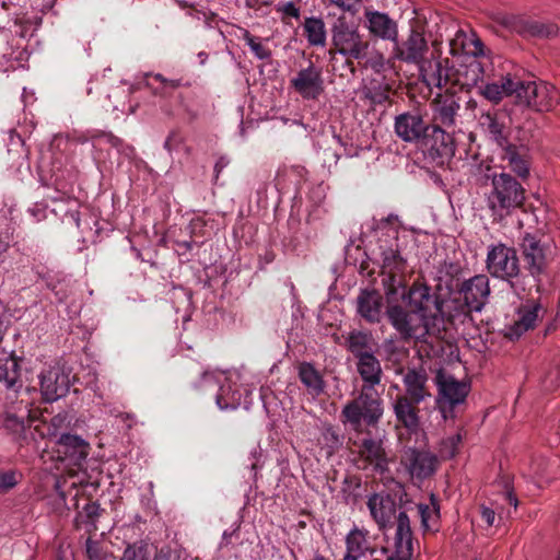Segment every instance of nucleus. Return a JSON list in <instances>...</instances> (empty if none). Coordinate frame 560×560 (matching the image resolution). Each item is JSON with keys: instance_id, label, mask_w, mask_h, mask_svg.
<instances>
[{"instance_id": "nucleus-10", "label": "nucleus", "mask_w": 560, "mask_h": 560, "mask_svg": "<svg viewBox=\"0 0 560 560\" xmlns=\"http://www.w3.org/2000/svg\"><path fill=\"white\" fill-rule=\"evenodd\" d=\"M39 390L45 402H54L67 395L70 388V373L55 364L38 375Z\"/></svg>"}, {"instance_id": "nucleus-12", "label": "nucleus", "mask_w": 560, "mask_h": 560, "mask_svg": "<svg viewBox=\"0 0 560 560\" xmlns=\"http://www.w3.org/2000/svg\"><path fill=\"white\" fill-rule=\"evenodd\" d=\"M394 43L393 58L408 65H421L429 52L428 40L418 30L412 28L405 39Z\"/></svg>"}, {"instance_id": "nucleus-6", "label": "nucleus", "mask_w": 560, "mask_h": 560, "mask_svg": "<svg viewBox=\"0 0 560 560\" xmlns=\"http://www.w3.org/2000/svg\"><path fill=\"white\" fill-rule=\"evenodd\" d=\"M331 43L338 54L346 58L363 59L368 55L369 42L359 30L345 19H338L331 28Z\"/></svg>"}, {"instance_id": "nucleus-47", "label": "nucleus", "mask_w": 560, "mask_h": 560, "mask_svg": "<svg viewBox=\"0 0 560 560\" xmlns=\"http://www.w3.org/2000/svg\"><path fill=\"white\" fill-rule=\"evenodd\" d=\"M120 560H151V556L148 546L133 544L125 549Z\"/></svg>"}, {"instance_id": "nucleus-2", "label": "nucleus", "mask_w": 560, "mask_h": 560, "mask_svg": "<svg viewBox=\"0 0 560 560\" xmlns=\"http://www.w3.org/2000/svg\"><path fill=\"white\" fill-rule=\"evenodd\" d=\"M389 240H378L381 278L386 300L390 301L406 285L407 260L401 256L396 230H389Z\"/></svg>"}, {"instance_id": "nucleus-49", "label": "nucleus", "mask_w": 560, "mask_h": 560, "mask_svg": "<svg viewBox=\"0 0 560 560\" xmlns=\"http://www.w3.org/2000/svg\"><path fill=\"white\" fill-rule=\"evenodd\" d=\"M20 474L15 470L0 471V492H7L19 482Z\"/></svg>"}, {"instance_id": "nucleus-11", "label": "nucleus", "mask_w": 560, "mask_h": 560, "mask_svg": "<svg viewBox=\"0 0 560 560\" xmlns=\"http://www.w3.org/2000/svg\"><path fill=\"white\" fill-rule=\"evenodd\" d=\"M290 88L303 100H318L325 91L320 68L310 62L306 68L300 69L290 79Z\"/></svg>"}, {"instance_id": "nucleus-18", "label": "nucleus", "mask_w": 560, "mask_h": 560, "mask_svg": "<svg viewBox=\"0 0 560 560\" xmlns=\"http://www.w3.org/2000/svg\"><path fill=\"white\" fill-rule=\"evenodd\" d=\"M413 555V537L410 518L405 511L397 514L394 535V552L387 560H410Z\"/></svg>"}, {"instance_id": "nucleus-15", "label": "nucleus", "mask_w": 560, "mask_h": 560, "mask_svg": "<svg viewBox=\"0 0 560 560\" xmlns=\"http://www.w3.org/2000/svg\"><path fill=\"white\" fill-rule=\"evenodd\" d=\"M521 250L525 268L537 280L547 267V247L535 235L526 233L521 242Z\"/></svg>"}, {"instance_id": "nucleus-50", "label": "nucleus", "mask_w": 560, "mask_h": 560, "mask_svg": "<svg viewBox=\"0 0 560 560\" xmlns=\"http://www.w3.org/2000/svg\"><path fill=\"white\" fill-rule=\"evenodd\" d=\"M277 11L285 16L299 19L300 9L293 2H280L277 4Z\"/></svg>"}, {"instance_id": "nucleus-33", "label": "nucleus", "mask_w": 560, "mask_h": 560, "mask_svg": "<svg viewBox=\"0 0 560 560\" xmlns=\"http://www.w3.org/2000/svg\"><path fill=\"white\" fill-rule=\"evenodd\" d=\"M245 392L246 389L242 390L241 386L231 377H226L224 383L220 385L215 402L221 410L236 409L241 406Z\"/></svg>"}, {"instance_id": "nucleus-7", "label": "nucleus", "mask_w": 560, "mask_h": 560, "mask_svg": "<svg viewBox=\"0 0 560 560\" xmlns=\"http://www.w3.org/2000/svg\"><path fill=\"white\" fill-rule=\"evenodd\" d=\"M486 268L493 278L512 283V280L521 271L515 248L501 242L490 245L487 252Z\"/></svg>"}, {"instance_id": "nucleus-42", "label": "nucleus", "mask_w": 560, "mask_h": 560, "mask_svg": "<svg viewBox=\"0 0 560 560\" xmlns=\"http://www.w3.org/2000/svg\"><path fill=\"white\" fill-rule=\"evenodd\" d=\"M348 350L354 355L355 359H360L362 355L373 353L372 349V337L368 332L363 331H351L347 338Z\"/></svg>"}, {"instance_id": "nucleus-19", "label": "nucleus", "mask_w": 560, "mask_h": 560, "mask_svg": "<svg viewBox=\"0 0 560 560\" xmlns=\"http://www.w3.org/2000/svg\"><path fill=\"white\" fill-rule=\"evenodd\" d=\"M460 108L458 100L453 94H438L432 102V127L452 129Z\"/></svg>"}, {"instance_id": "nucleus-5", "label": "nucleus", "mask_w": 560, "mask_h": 560, "mask_svg": "<svg viewBox=\"0 0 560 560\" xmlns=\"http://www.w3.org/2000/svg\"><path fill=\"white\" fill-rule=\"evenodd\" d=\"M399 301L408 308H412L433 326L439 327L444 323V300L424 282L415 281L408 289L405 285L399 292Z\"/></svg>"}, {"instance_id": "nucleus-60", "label": "nucleus", "mask_w": 560, "mask_h": 560, "mask_svg": "<svg viewBox=\"0 0 560 560\" xmlns=\"http://www.w3.org/2000/svg\"><path fill=\"white\" fill-rule=\"evenodd\" d=\"M384 63H385L384 57L382 55H380L375 60L372 61L371 67L374 70L380 71L381 69L384 68Z\"/></svg>"}, {"instance_id": "nucleus-21", "label": "nucleus", "mask_w": 560, "mask_h": 560, "mask_svg": "<svg viewBox=\"0 0 560 560\" xmlns=\"http://www.w3.org/2000/svg\"><path fill=\"white\" fill-rule=\"evenodd\" d=\"M396 135L405 142H417L427 133L429 126L418 113H402L395 117Z\"/></svg>"}, {"instance_id": "nucleus-30", "label": "nucleus", "mask_w": 560, "mask_h": 560, "mask_svg": "<svg viewBox=\"0 0 560 560\" xmlns=\"http://www.w3.org/2000/svg\"><path fill=\"white\" fill-rule=\"evenodd\" d=\"M479 125L500 147L508 143L505 117L498 110L482 113L479 118Z\"/></svg>"}, {"instance_id": "nucleus-8", "label": "nucleus", "mask_w": 560, "mask_h": 560, "mask_svg": "<svg viewBox=\"0 0 560 560\" xmlns=\"http://www.w3.org/2000/svg\"><path fill=\"white\" fill-rule=\"evenodd\" d=\"M558 102V91L549 82L523 80L517 105L532 108L536 112H548Z\"/></svg>"}, {"instance_id": "nucleus-20", "label": "nucleus", "mask_w": 560, "mask_h": 560, "mask_svg": "<svg viewBox=\"0 0 560 560\" xmlns=\"http://www.w3.org/2000/svg\"><path fill=\"white\" fill-rule=\"evenodd\" d=\"M545 308L538 301H527L518 308L517 318L506 327L505 336L510 339H517L524 332L533 329L538 319L542 318Z\"/></svg>"}, {"instance_id": "nucleus-59", "label": "nucleus", "mask_w": 560, "mask_h": 560, "mask_svg": "<svg viewBox=\"0 0 560 560\" xmlns=\"http://www.w3.org/2000/svg\"><path fill=\"white\" fill-rule=\"evenodd\" d=\"M163 85H164L165 89L175 90V89L182 86V80H179V79H166V82H164Z\"/></svg>"}, {"instance_id": "nucleus-56", "label": "nucleus", "mask_w": 560, "mask_h": 560, "mask_svg": "<svg viewBox=\"0 0 560 560\" xmlns=\"http://www.w3.org/2000/svg\"><path fill=\"white\" fill-rule=\"evenodd\" d=\"M324 435L326 439L329 438L331 440V445H330L331 447H335L339 444V438L331 428L326 429V431L324 432Z\"/></svg>"}, {"instance_id": "nucleus-58", "label": "nucleus", "mask_w": 560, "mask_h": 560, "mask_svg": "<svg viewBox=\"0 0 560 560\" xmlns=\"http://www.w3.org/2000/svg\"><path fill=\"white\" fill-rule=\"evenodd\" d=\"M9 249V243L0 236V264L4 261L5 254Z\"/></svg>"}, {"instance_id": "nucleus-34", "label": "nucleus", "mask_w": 560, "mask_h": 560, "mask_svg": "<svg viewBox=\"0 0 560 560\" xmlns=\"http://www.w3.org/2000/svg\"><path fill=\"white\" fill-rule=\"evenodd\" d=\"M413 404L407 396H398L393 404L396 420L410 432L419 427L418 410Z\"/></svg>"}, {"instance_id": "nucleus-17", "label": "nucleus", "mask_w": 560, "mask_h": 560, "mask_svg": "<svg viewBox=\"0 0 560 560\" xmlns=\"http://www.w3.org/2000/svg\"><path fill=\"white\" fill-rule=\"evenodd\" d=\"M459 293L471 312H480L490 295L489 279L485 275H477L463 282Z\"/></svg>"}, {"instance_id": "nucleus-48", "label": "nucleus", "mask_w": 560, "mask_h": 560, "mask_svg": "<svg viewBox=\"0 0 560 560\" xmlns=\"http://www.w3.org/2000/svg\"><path fill=\"white\" fill-rule=\"evenodd\" d=\"M180 148H183L186 154L190 153V148L184 144L180 135L175 131L171 132L164 142V149L172 154Z\"/></svg>"}, {"instance_id": "nucleus-9", "label": "nucleus", "mask_w": 560, "mask_h": 560, "mask_svg": "<svg viewBox=\"0 0 560 560\" xmlns=\"http://www.w3.org/2000/svg\"><path fill=\"white\" fill-rule=\"evenodd\" d=\"M438 386V404L442 412L453 410L456 406L466 400L470 390V384L465 381H458L453 375L439 371L435 376Z\"/></svg>"}, {"instance_id": "nucleus-36", "label": "nucleus", "mask_w": 560, "mask_h": 560, "mask_svg": "<svg viewBox=\"0 0 560 560\" xmlns=\"http://www.w3.org/2000/svg\"><path fill=\"white\" fill-rule=\"evenodd\" d=\"M58 444L63 447V454L74 464L85 460L89 455V443L74 434H62L58 439Z\"/></svg>"}, {"instance_id": "nucleus-53", "label": "nucleus", "mask_w": 560, "mask_h": 560, "mask_svg": "<svg viewBox=\"0 0 560 560\" xmlns=\"http://www.w3.org/2000/svg\"><path fill=\"white\" fill-rule=\"evenodd\" d=\"M480 516L487 527H491L494 525L497 517H495V512L493 509L486 506V505H481L480 506Z\"/></svg>"}, {"instance_id": "nucleus-14", "label": "nucleus", "mask_w": 560, "mask_h": 560, "mask_svg": "<svg viewBox=\"0 0 560 560\" xmlns=\"http://www.w3.org/2000/svg\"><path fill=\"white\" fill-rule=\"evenodd\" d=\"M523 80L515 74L508 73L498 81L487 82L479 86V94L493 104H499L503 98L512 97L517 105Z\"/></svg>"}, {"instance_id": "nucleus-62", "label": "nucleus", "mask_w": 560, "mask_h": 560, "mask_svg": "<svg viewBox=\"0 0 560 560\" xmlns=\"http://www.w3.org/2000/svg\"><path fill=\"white\" fill-rule=\"evenodd\" d=\"M177 245L179 247H183L185 248L186 250H190L192 248V243L189 242V241H184V242H177Z\"/></svg>"}, {"instance_id": "nucleus-3", "label": "nucleus", "mask_w": 560, "mask_h": 560, "mask_svg": "<svg viewBox=\"0 0 560 560\" xmlns=\"http://www.w3.org/2000/svg\"><path fill=\"white\" fill-rule=\"evenodd\" d=\"M383 413L382 394L376 388L361 387L359 395L343 406L340 419L343 424L359 431L362 423L375 427Z\"/></svg>"}, {"instance_id": "nucleus-43", "label": "nucleus", "mask_w": 560, "mask_h": 560, "mask_svg": "<svg viewBox=\"0 0 560 560\" xmlns=\"http://www.w3.org/2000/svg\"><path fill=\"white\" fill-rule=\"evenodd\" d=\"M100 513L101 508L96 502L85 504L75 517L77 527L84 528L89 534L95 532L97 529L96 520L100 516Z\"/></svg>"}, {"instance_id": "nucleus-37", "label": "nucleus", "mask_w": 560, "mask_h": 560, "mask_svg": "<svg viewBox=\"0 0 560 560\" xmlns=\"http://www.w3.org/2000/svg\"><path fill=\"white\" fill-rule=\"evenodd\" d=\"M298 375L301 383L306 387L311 395L318 396L324 393L325 382L323 375L312 363H300L298 365Z\"/></svg>"}, {"instance_id": "nucleus-40", "label": "nucleus", "mask_w": 560, "mask_h": 560, "mask_svg": "<svg viewBox=\"0 0 560 560\" xmlns=\"http://www.w3.org/2000/svg\"><path fill=\"white\" fill-rule=\"evenodd\" d=\"M502 148H504L503 160L506 161L511 171L518 177L526 178L529 174V164L526 155L521 153L516 145L510 144L509 142Z\"/></svg>"}, {"instance_id": "nucleus-64", "label": "nucleus", "mask_w": 560, "mask_h": 560, "mask_svg": "<svg viewBox=\"0 0 560 560\" xmlns=\"http://www.w3.org/2000/svg\"><path fill=\"white\" fill-rule=\"evenodd\" d=\"M310 560H329L325 558L323 555L316 553L312 559Z\"/></svg>"}, {"instance_id": "nucleus-25", "label": "nucleus", "mask_w": 560, "mask_h": 560, "mask_svg": "<svg viewBox=\"0 0 560 560\" xmlns=\"http://www.w3.org/2000/svg\"><path fill=\"white\" fill-rule=\"evenodd\" d=\"M428 150L432 159H440L441 163L455 155L456 147L453 135L444 128L432 127L428 140Z\"/></svg>"}, {"instance_id": "nucleus-26", "label": "nucleus", "mask_w": 560, "mask_h": 560, "mask_svg": "<svg viewBox=\"0 0 560 560\" xmlns=\"http://www.w3.org/2000/svg\"><path fill=\"white\" fill-rule=\"evenodd\" d=\"M450 52L453 56L464 55L466 58L481 57L485 55L483 44L475 33H466L457 30L450 40Z\"/></svg>"}, {"instance_id": "nucleus-13", "label": "nucleus", "mask_w": 560, "mask_h": 560, "mask_svg": "<svg viewBox=\"0 0 560 560\" xmlns=\"http://www.w3.org/2000/svg\"><path fill=\"white\" fill-rule=\"evenodd\" d=\"M438 457L428 452L417 448H407L401 456V465L406 468L411 478L424 480L431 477L438 468Z\"/></svg>"}, {"instance_id": "nucleus-39", "label": "nucleus", "mask_w": 560, "mask_h": 560, "mask_svg": "<svg viewBox=\"0 0 560 560\" xmlns=\"http://www.w3.org/2000/svg\"><path fill=\"white\" fill-rule=\"evenodd\" d=\"M418 514L421 520L423 532L438 530L440 521V504L438 498L432 493L428 503L417 504Z\"/></svg>"}, {"instance_id": "nucleus-41", "label": "nucleus", "mask_w": 560, "mask_h": 560, "mask_svg": "<svg viewBox=\"0 0 560 560\" xmlns=\"http://www.w3.org/2000/svg\"><path fill=\"white\" fill-rule=\"evenodd\" d=\"M304 35L311 46L324 47L326 44V26L320 18H306L303 24Z\"/></svg>"}, {"instance_id": "nucleus-22", "label": "nucleus", "mask_w": 560, "mask_h": 560, "mask_svg": "<svg viewBox=\"0 0 560 560\" xmlns=\"http://www.w3.org/2000/svg\"><path fill=\"white\" fill-rule=\"evenodd\" d=\"M422 82L430 89H443L450 81L451 67L448 59L424 60L418 66Z\"/></svg>"}, {"instance_id": "nucleus-45", "label": "nucleus", "mask_w": 560, "mask_h": 560, "mask_svg": "<svg viewBox=\"0 0 560 560\" xmlns=\"http://www.w3.org/2000/svg\"><path fill=\"white\" fill-rule=\"evenodd\" d=\"M243 39L249 46L252 52L260 60L270 58V50L262 43L255 38L247 30L243 31Z\"/></svg>"}, {"instance_id": "nucleus-46", "label": "nucleus", "mask_w": 560, "mask_h": 560, "mask_svg": "<svg viewBox=\"0 0 560 560\" xmlns=\"http://www.w3.org/2000/svg\"><path fill=\"white\" fill-rule=\"evenodd\" d=\"M75 140L79 143H85L88 141L95 143L96 140H105L112 147H118L120 144V140L114 135L101 131H88L78 136Z\"/></svg>"}, {"instance_id": "nucleus-24", "label": "nucleus", "mask_w": 560, "mask_h": 560, "mask_svg": "<svg viewBox=\"0 0 560 560\" xmlns=\"http://www.w3.org/2000/svg\"><path fill=\"white\" fill-rule=\"evenodd\" d=\"M366 27L371 35L383 40L396 42L398 38L397 23L387 13L365 11Z\"/></svg>"}, {"instance_id": "nucleus-31", "label": "nucleus", "mask_w": 560, "mask_h": 560, "mask_svg": "<svg viewBox=\"0 0 560 560\" xmlns=\"http://www.w3.org/2000/svg\"><path fill=\"white\" fill-rule=\"evenodd\" d=\"M427 383L428 374L423 369H410L404 375L406 393L415 404H420L430 396Z\"/></svg>"}, {"instance_id": "nucleus-16", "label": "nucleus", "mask_w": 560, "mask_h": 560, "mask_svg": "<svg viewBox=\"0 0 560 560\" xmlns=\"http://www.w3.org/2000/svg\"><path fill=\"white\" fill-rule=\"evenodd\" d=\"M366 505L380 530H386L393 524L394 517L396 526V502L389 493L382 491L371 494Z\"/></svg>"}, {"instance_id": "nucleus-55", "label": "nucleus", "mask_w": 560, "mask_h": 560, "mask_svg": "<svg viewBox=\"0 0 560 560\" xmlns=\"http://www.w3.org/2000/svg\"><path fill=\"white\" fill-rule=\"evenodd\" d=\"M67 218H69L72 223L79 229L80 228V213L75 209H69L66 213Z\"/></svg>"}, {"instance_id": "nucleus-4", "label": "nucleus", "mask_w": 560, "mask_h": 560, "mask_svg": "<svg viewBox=\"0 0 560 560\" xmlns=\"http://www.w3.org/2000/svg\"><path fill=\"white\" fill-rule=\"evenodd\" d=\"M387 302L386 316L392 327L397 331L402 340L415 339L424 341L427 336L434 329L430 322L423 318L412 308L399 303V295Z\"/></svg>"}, {"instance_id": "nucleus-27", "label": "nucleus", "mask_w": 560, "mask_h": 560, "mask_svg": "<svg viewBox=\"0 0 560 560\" xmlns=\"http://www.w3.org/2000/svg\"><path fill=\"white\" fill-rule=\"evenodd\" d=\"M502 23L521 34L528 36L549 38L558 34V26L553 23H545L532 20L518 21L514 16L503 18Z\"/></svg>"}, {"instance_id": "nucleus-32", "label": "nucleus", "mask_w": 560, "mask_h": 560, "mask_svg": "<svg viewBox=\"0 0 560 560\" xmlns=\"http://www.w3.org/2000/svg\"><path fill=\"white\" fill-rule=\"evenodd\" d=\"M357 371L363 381L362 387L376 388L382 381L383 369L374 353L357 359Z\"/></svg>"}, {"instance_id": "nucleus-38", "label": "nucleus", "mask_w": 560, "mask_h": 560, "mask_svg": "<svg viewBox=\"0 0 560 560\" xmlns=\"http://www.w3.org/2000/svg\"><path fill=\"white\" fill-rule=\"evenodd\" d=\"M360 456L375 469L383 471L387 467V460L382 442L373 439H364L360 446Z\"/></svg>"}, {"instance_id": "nucleus-28", "label": "nucleus", "mask_w": 560, "mask_h": 560, "mask_svg": "<svg viewBox=\"0 0 560 560\" xmlns=\"http://www.w3.org/2000/svg\"><path fill=\"white\" fill-rule=\"evenodd\" d=\"M374 548L370 540V533L365 528L354 526L346 536V553L354 560H362L372 556Z\"/></svg>"}, {"instance_id": "nucleus-29", "label": "nucleus", "mask_w": 560, "mask_h": 560, "mask_svg": "<svg viewBox=\"0 0 560 560\" xmlns=\"http://www.w3.org/2000/svg\"><path fill=\"white\" fill-rule=\"evenodd\" d=\"M382 296L375 290H363L357 298L359 315L370 323H378L382 316Z\"/></svg>"}, {"instance_id": "nucleus-51", "label": "nucleus", "mask_w": 560, "mask_h": 560, "mask_svg": "<svg viewBox=\"0 0 560 560\" xmlns=\"http://www.w3.org/2000/svg\"><path fill=\"white\" fill-rule=\"evenodd\" d=\"M85 550H86V555L90 560H101L102 559V553H101L100 545L97 541H94L91 538H88L86 542H85Z\"/></svg>"}, {"instance_id": "nucleus-23", "label": "nucleus", "mask_w": 560, "mask_h": 560, "mask_svg": "<svg viewBox=\"0 0 560 560\" xmlns=\"http://www.w3.org/2000/svg\"><path fill=\"white\" fill-rule=\"evenodd\" d=\"M488 70L489 65L483 63L478 57L466 58L456 70L455 83L466 89L479 88V83L488 75Z\"/></svg>"}, {"instance_id": "nucleus-1", "label": "nucleus", "mask_w": 560, "mask_h": 560, "mask_svg": "<svg viewBox=\"0 0 560 560\" xmlns=\"http://www.w3.org/2000/svg\"><path fill=\"white\" fill-rule=\"evenodd\" d=\"M488 178L490 188L486 192V202L494 220L502 221L523 207L525 188L516 178L505 172H494Z\"/></svg>"}, {"instance_id": "nucleus-54", "label": "nucleus", "mask_w": 560, "mask_h": 560, "mask_svg": "<svg viewBox=\"0 0 560 560\" xmlns=\"http://www.w3.org/2000/svg\"><path fill=\"white\" fill-rule=\"evenodd\" d=\"M361 0H329L331 4L337 5L343 11H351Z\"/></svg>"}, {"instance_id": "nucleus-52", "label": "nucleus", "mask_w": 560, "mask_h": 560, "mask_svg": "<svg viewBox=\"0 0 560 560\" xmlns=\"http://www.w3.org/2000/svg\"><path fill=\"white\" fill-rule=\"evenodd\" d=\"M4 424L8 429H11L15 432H20L24 430V421L23 419H20L15 415H7Z\"/></svg>"}, {"instance_id": "nucleus-44", "label": "nucleus", "mask_w": 560, "mask_h": 560, "mask_svg": "<svg viewBox=\"0 0 560 560\" xmlns=\"http://www.w3.org/2000/svg\"><path fill=\"white\" fill-rule=\"evenodd\" d=\"M365 97L374 105H382L389 100V88L386 84H373L364 92Z\"/></svg>"}, {"instance_id": "nucleus-63", "label": "nucleus", "mask_w": 560, "mask_h": 560, "mask_svg": "<svg viewBox=\"0 0 560 560\" xmlns=\"http://www.w3.org/2000/svg\"><path fill=\"white\" fill-rule=\"evenodd\" d=\"M459 441H460V436H459V435H455V436H452V438L450 439V442H451V444H452V446H453V447H455V446H456V444H457Z\"/></svg>"}, {"instance_id": "nucleus-61", "label": "nucleus", "mask_w": 560, "mask_h": 560, "mask_svg": "<svg viewBox=\"0 0 560 560\" xmlns=\"http://www.w3.org/2000/svg\"><path fill=\"white\" fill-rule=\"evenodd\" d=\"M506 499L509 501L510 504H512L514 508L517 506V498L515 495H513L512 493H506Z\"/></svg>"}, {"instance_id": "nucleus-35", "label": "nucleus", "mask_w": 560, "mask_h": 560, "mask_svg": "<svg viewBox=\"0 0 560 560\" xmlns=\"http://www.w3.org/2000/svg\"><path fill=\"white\" fill-rule=\"evenodd\" d=\"M0 383L7 390L14 394H18L23 386L20 363L13 355H8L0 362Z\"/></svg>"}, {"instance_id": "nucleus-57", "label": "nucleus", "mask_w": 560, "mask_h": 560, "mask_svg": "<svg viewBox=\"0 0 560 560\" xmlns=\"http://www.w3.org/2000/svg\"><path fill=\"white\" fill-rule=\"evenodd\" d=\"M230 163V160L225 156H221L215 165H214V171L217 173V176L219 175L220 172H222L223 168H225Z\"/></svg>"}]
</instances>
